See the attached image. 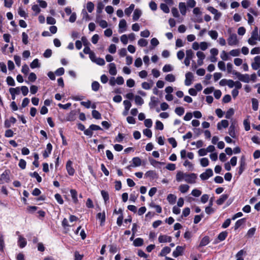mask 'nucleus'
<instances>
[{
  "mask_svg": "<svg viewBox=\"0 0 260 260\" xmlns=\"http://www.w3.org/2000/svg\"><path fill=\"white\" fill-rule=\"evenodd\" d=\"M165 79L169 82H174L175 81V77L173 74H168L166 76Z\"/></svg>",
  "mask_w": 260,
  "mask_h": 260,
  "instance_id": "obj_58",
  "label": "nucleus"
},
{
  "mask_svg": "<svg viewBox=\"0 0 260 260\" xmlns=\"http://www.w3.org/2000/svg\"><path fill=\"white\" fill-rule=\"evenodd\" d=\"M101 195H102L105 203L109 200V193L107 191L102 190L101 191Z\"/></svg>",
  "mask_w": 260,
  "mask_h": 260,
  "instance_id": "obj_44",
  "label": "nucleus"
},
{
  "mask_svg": "<svg viewBox=\"0 0 260 260\" xmlns=\"http://www.w3.org/2000/svg\"><path fill=\"white\" fill-rule=\"evenodd\" d=\"M158 100L157 98L152 96L151 97L150 102L149 103V107L151 109H153L155 107H156L158 103Z\"/></svg>",
  "mask_w": 260,
  "mask_h": 260,
  "instance_id": "obj_16",
  "label": "nucleus"
},
{
  "mask_svg": "<svg viewBox=\"0 0 260 260\" xmlns=\"http://www.w3.org/2000/svg\"><path fill=\"white\" fill-rule=\"evenodd\" d=\"M184 109L182 107H178L176 108L175 112L179 116H182L184 113Z\"/></svg>",
  "mask_w": 260,
  "mask_h": 260,
  "instance_id": "obj_42",
  "label": "nucleus"
},
{
  "mask_svg": "<svg viewBox=\"0 0 260 260\" xmlns=\"http://www.w3.org/2000/svg\"><path fill=\"white\" fill-rule=\"evenodd\" d=\"M52 149V146L51 143L47 144L46 149L43 152V156L44 158H47L49 156V154L51 153Z\"/></svg>",
  "mask_w": 260,
  "mask_h": 260,
  "instance_id": "obj_13",
  "label": "nucleus"
},
{
  "mask_svg": "<svg viewBox=\"0 0 260 260\" xmlns=\"http://www.w3.org/2000/svg\"><path fill=\"white\" fill-rule=\"evenodd\" d=\"M92 116L93 118H95V119H100L102 118L101 113L98 111L95 110H93L92 111Z\"/></svg>",
  "mask_w": 260,
  "mask_h": 260,
  "instance_id": "obj_39",
  "label": "nucleus"
},
{
  "mask_svg": "<svg viewBox=\"0 0 260 260\" xmlns=\"http://www.w3.org/2000/svg\"><path fill=\"white\" fill-rule=\"evenodd\" d=\"M210 238L208 236H204L200 241L198 247H201L208 245L210 242Z\"/></svg>",
  "mask_w": 260,
  "mask_h": 260,
  "instance_id": "obj_15",
  "label": "nucleus"
},
{
  "mask_svg": "<svg viewBox=\"0 0 260 260\" xmlns=\"http://www.w3.org/2000/svg\"><path fill=\"white\" fill-rule=\"evenodd\" d=\"M94 5L92 2H88L87 3L86 8H87L88 11L89 13H91L93 11V10L94 9Z\"/></svg>",
  "mask_w": 260,
  "mask_h": 260,
  "instance_id": "obj_49",
  "label": "nucleus"
},
{
  "mask_svg": "<svg viewBox=\"0 0 260 260\" xmlns=\"http://www.w3.org/2000/svg\"><path fill=\"white\" fill-rule=\"evenodd\" d=\"M233 74L236 76L238 79L243 82L248 83L250 81L249 75L248 74H241L240 73L234 70Z\"/></svg>",
  "mask_w": 260,
  "mask_h": 260,
  "instance_id": "obj_1",
  "label": "nucleus"
},
{
  "mask_svg": "<svg viewBox=\"0 0 260 260\" xmlns=\"http://www.w3.org/2000/svg\"><path fill=\"white\" fill-rule=\"evenodd\" d=\"M201 191L197 189H193L191 193V194L195 197H199L201 194Z\"/></svg>",
  "mask_w": 260,
  "mask_h": 260,
  "instance_id": "obj_63",
  "label": "nucleus"
},
{
  "mask_svg": "<svg viewBox=\"0 0 260 260\" xmlns=\"http://www.w3.org/2000/svg\"><path fill=\"white\" fill-rule=\"evenodd\" d=\"M251 37L252 39L259 41L258 29L257 26H255L252 30Z\"/></svg>",
  "mask_w": 260,
  "mask_h": 260,
  "instance_id": "obj_28",
  "label": "nucleus"
},
{
  "mask_svg": "<svg viewBox=\"0 0 260 260\" xmlns=\"http://www.w3.org/2000/svg\"><path fill=\"white\" fill-rule=\"evenodd\" d=\"M254 61L251 63V67L254 70L260 68V56H256L254 58Z\"/></svg>",
  "mask_w": 260,
  "mask_h": 260,
  "instance_id": "obj_11",
  "label": "nucleus"
},
{
  "mask_svg": "<svg viewBox=\"0 0 260 260\" xmlns=\"http://www.w3.org/2000/svg\"><path fill=\"white\" fill-rule=\"evenodd\" d=\"M26 244L27 242L26 239L22 236H19L18 241V245L19 246V247L21 248H23L26 245Z\"/></svg>",
  "mask_w": 260,
  "mask_h": 260,
  "instance_id": "obj_19",
  "label": "nucleus"
},
{
  "mask_svg": "<svg viewBox=\"0 0 260 260\" xmlns=\"http://www.w3.org/2000/svg\"><path fill=\"white\" fill-rule=\"evenodd\" d=\"M197 178V175L194 173H191L189 174H185V181L188 183H194L195 180Z\"/></svg>",
  "mask_w": 260,
  "mask_h": 260,
  "instance_id": "obj_5",
  "label": "nucleus"
},
{
  "mask_svg": "<svg viewBox=\"0 0 260 260\" xmlns=\"http://www.w3.org/2000/svg\"><path fill=\"white\" fill-rule=\"evenodd\" d=\"M133 167H139L141 165V160L139 157H134L132 159Z\"/></svg>",
  "mask_w": 260,
  "mask_h": 260,
  "instance_id": "obj_31",
  "label": "nucleus"
},
{
  "mask_svg": "<svg viewBox=\"0 0 260 260\" xmlns=\"http://www.w3.org/2000/svg\"><path fill=\"white\" fill-rule=\"evenodd\" d=\"M228 235V233L226 231L221 232L218 235L217 239H215L214 243H218L219 242H221L224 240L227 237Z\"/></svg>",
  "mask_w": 260,
  "mask_h": 260,
  "instance_id": "obj_9",
  "label": "nucleus"
},
{
  "mask_svg": "<svg viewBox=\"0 0 260 260\" xmlns=\"http://www.w3.org/2000/svg\"><path fill=\"white\" fill-rule=\"evenodd\" d=\"M252 109L254 111H257L258 108V100L255 98H252Z\"/></svg>",
  "mask_w": 260,
  "mask_h": 260,
  "instance_id": "obj_32",
  "label": "nucleus"
},
{
  "mask_svg": "<svg viewBox=\"0 0 260 260\" xmlns=\"http://www.w3.org/2000/svg\"><path fill=\"white\" fill-rule=\"evenodd\" d=\"M144 243V240L141 238H137L134 240L133 242V245L136 247H139L143 245Z\"/></svg>",
  "mask_w": 260,
  "mask_h": 260,
  "instance_id": "obj_29",
  "label": "nucleus"
},
{
  "mask_svg": "<svg viewBox=\"0 0 260 260\" xmlns=\"http://www.w3.org/2000/svg\"><path fill=\"white\" fill-rule=\"evenodd\" d=\"M70 193H71L73 202L75 204H77L78 202V198H77V196H78L77 191L75 189H72L70 190Z\"/></svg>",
  "mask_w": 260,
  "mask_h": 260,
  "instance_id": "obj_25",
  "label": "nucleus"
},
{
  "mask_svg": "<svg viewBox=\"0 0 260 260\" xmlns=\"http://www.w3.org/2000/svg\"><path fill=\"white\" fill-rule=\"evenodd\" d=\"M169 143L172 145L173 148H175L177 146V143L175 138L172 137L168 139Z\"/></svg>",
  "mask_w": 260,
  "mask_h": 260,
  "instance_id": "obj_57",
  "label": "nucleus"
},
{
  "mask_svg": "<svg viewBox=\"0 0 260 260\" xmlns=\"http://www.w3.org/2000/svg\"><path fill=\"white\" fill-rule=\"evenodd\" d=\"M208 34L213 40H216L218 37V32L216 30H210L209 31Z\"/></svg>",
  "mask_w": 260,
  "mask_h": 260,
  "instance_id": "obj_46",
  "label": "nucleus"
},
{
  "mask_svg": "<svg viewBox=\"0 0 260 260\" xmlns=\"http://www.w3.org/2000/svg\"><path fill=\"white\" fill-rule=\"evenodd\" d=\"M143 134L149 138H151L152 137V132L149 128L144 129L143 130Z\"/></svg>",
  "mask_w": 260,
  "mask_h": 260,
  "instance_id": "obj_62",
  "label": "nucleus"
},
{
  "mask_svg": "<svg viewBox=\"0 0 260 260\" xmlns=\"http://www.w3.org/2000/svg\"><path fill=\"white\" fill-rule=\"evenodd\" d=\"M246 164L245 161V158L244 156H242L240 159V166L239 168L238 173L239 175L242 174L245 169Z\"/></svg>",
  "mask_w": 260,
  "mask_h": 260,
  "instance_id": "obj_7",
  "label": "nucleus"
},
{
  "mask_svg": "<svg viewBox=\"0 0 260 260\" xmlns=\"http://www.w3.org/2000/svg\"><path fill=\"white\" fill-rule=\"evenodd\" d=\"M234 110L233 108H230L225 113V117L226 119H230L231 117L234 115Z\"/></svg>",
  "mask_w": 260,
  "mask_h": 260,
  "instance_id": "obj_45",
  "label": "nucleus"
},
{
  "mask_svg": "<svg viewBox=\"0 0 260 260\" xmlns=\"http://www.w3.org/2000/svg\"><path fill=\"white\" fill-rule=\"evenodd\" d=\"M158 241L159 243L171 242L172 237L167 235H160L158 237Z\"/></svg>",
  "mask_w": 260,
  "mask_h": 260,
  "instance_id": "obj_12",
  "label": "nucleus"
},
{
  "mask_svg": "<svg viewBox=\"0 0 260 260\" xmlns=\"http://www.w3.org/2000/svg\"><path fill=\"white\" fill-rule=\"evenodd\" d=\"M29 81L34 82L37 79V76L34 73H30L28 77Z\"/></svg>",
  "mask_w": 260,
  "mask_h": 260,
  "instance_id": "obj_61",
  "label": "nucleus"
},
{
  "mask_svg": "<svg viewBox=\"0 0 260 260\" xmlns=\"http://www.w3.org/2000/svg\"><path fill=\"white\" fill-rule=\"evenodd\" d=\"M189 186L187 184H182L179 186V190L182 193H185L189 189Z\"/></svg>",
  "mask_w": 260,
  "mask_h": 260,
  "instance_id": "obj_43",
  "label": "nucleus"
},
{
  "mask_svg": "<svg viewBox=\"0 0 260 260\" xmlns=\"http://www.w3.org/2000/svg\"><path fill=\"white\" fill-rule=\"evenodd\" d=\"M29 175L31 177H34L37 179V181L40 183L42 181V178L39 175V174L37 172H34V173H29Z\"/></svg>",
  "mask_w": 260,
  "mask_h": 260,
  "instance_id": "obj_35",
  "label": "nucleus"
},
{
  "mask_svg": "<svg viewBox=\"0 0 260 260\" xmlns=\"http://www.w3.org/2000/svg\"><path fill=\"white\" fill-rule=\"evenodd\" d=\"M179 9L180 10L181 14L185 16L186 13V6L185 3L180 2L179 4Z\"/></svg>",
  "mask_w": 260,
  "mask_h": 260,
  "instance_id": "obj_22",
  "label": "nucleus"
},
{
  "mask_svg": "<svg viewBox=\"0 0 260 260\" xmlns=\"http://www.w3.org/2000/svg\"><path fill=\"white\" fill-rule=\"evenodd\" d=\"M160 9L166 13H169L170 12V9L169 7L166 4H161L160 5Z\"/></svg>",
  "mask_w": 260,
  "mask_h": 260,
  "instance_id": "obj_48",
  "label": "nucleus"
},
{
  "mask_svg": "<svg viewBox=\"0 0 260 260\" xmlns=\"http://www.w3.org/2000/svg\"><path fill=\"white\" fill-rule=\"evenodd\" d=\"M135 101L136 104L139 106H142L144 104L143 99L139 95L135 96Z\"/></svg>",
  "mask_w": 260,
  "mask_h": 260,
  "instance_id": "obj_36",
  "label": "nucleus"
},
{
  "mask_svg": "<svg viewBox=\"0 0 260 260\" xmlns=\"http://www.w3.org/2000/svg\"><path fill=\"white\" fill-rule=\"evenodd\" d=\"M256 229L255 228H250L247 232L246 236L249 237H252L255 234Z\"/></svg>",
  "mask_w": 260,
  "mask_h": 260,
  "instance_id": "obj_52",
  "label": "nucleus"
},
{
  "mask_svg": "<svg viewBox=\"0 0 260 260\" xmlns=\"http://www.w3.org/2000/svg\"><path fill=\"white\" fill-rule=\"evenodd\" d=\"M229 124V121L227 120H222L220 123H218L217 127L218 130H220L222 127L223 128H226L228 127Z\"/></svg>",
  "mask_w": 260,
  "mask_h": 260,
  "instance_id": "obj_21",
  "label": "nucleus"
},
{
  "mask_svg": "<svg viewBox=\"0 0 260 260\" xmlns=\"http://www.w3.org/2000/svg\"><path fill=\"white\" fill-rule=\"evenodd\" d=\"M204 217V214L202 213L200 215H195L193 222L194 224L198 223L201 220V219Z\"/></svg>",
  "mask_w": 260,
  "mask_h": 260,
  "instance_id": "obj_50",
  "label": "nucleus"
},
{
  "mask_svg": "<svg viewBox=\"0 0 260 260\" xmlns=\"http://www.w3.org/2000/svg\"><path fill=\"white\" fill-rule=\"evenodd\" d=\"M193 56H194V53L192 50L189 49V50H187L186 51V58L191 60L193 58Z\"/></svg>",
  "mask_w": 260,
  "mask_h": 260,
  "instance_id": "obj_53",
  "label": "nucleus"
},
{
  "mask_svg": "<svg viewBox=\"0 0 260 260\" xmlns=\"http://www.w3.org/2000/svg\"><path fill=\"white\" fill-rule=\"evenodd\" d=\"M109 74L111 75L114 76L117 74V70L116 68V65L114 63H110L109 64Z\"/></svg>",
  "mask_w": 260,
  "mask_h": 260,
  "instance_id": "obj_18",
  "label": "nucleus"
},
{
  "mask_svg": "<svg viewBox=\"0 0 260 260\" xmlns=\"http://www.w3.org/2000/svg\"><path fill=\"white\" fill-rule=\"evenodd\" d=\"M146 177H149L151 179H157L158 175L155 171L150 170L147 171L145 174Z\"/></svg>",
  "mask_w": 260,
  "mask_h": 260,
  "instance_id": "obj_14",
  "label": "nucleus"
},
{
  "mask_svg": "<svg viewBox=\"0 0 260 260\" xmlns=\"http://www.w3.org/2000/svg\"><path fill=\"white\" fill-rule=\"evenodd\" d=\"M76 111L75 110L71 111L67 116V120L69 121H73L75 119Z\"/></svg>",
  "mask_w": 260,
  "mask_h": 260,
  "instance_id": "obj_27",
  "label": "nucleus"
},
{
  "mask_svg": "<svg viewBox=\"0 0 260 260\" xmlns=\"http://www.w3.org/2000/svg\"><path fill=\"white\" fill-rule=\"evenodd\" d=\"M142 15V11L138 9H136L135 10L134 12V14H133V19L134 21H137L138 20L139 18L140 17V16H141Z\"/></svg>",
  "mask_w": 260,
  "mask_h": 260,
  "instance_id": "obj_23",
  "label": "nucleus"
},
{
  "mask_svg": "<svg viewBox=\"0 0 260 260\" xmlns=\"http://www.w3.org/2000/svg\"><path fill=\"white\" fill-rule=\"evenodd\" d=\"M13 93L15 94H19L20 93V88L19 87H17L16 88H9V92Z\"/></svg>",
  "mask_w": 260,
  "mask_h": 260,
  "instance_id": "obj_51",
  "label": "nucleus"
},
{
  "mask_svg": "<svg viewBox=\"0 0 260 260\" xmlns=\"http://www.w3.org/2000/svg\"><path fill=\"white\" fill-rule=\"evenodd\" d=\"M6 82L7 84L9 86H14L15 85V81L14 79L11 76H8L7 77Z\"/></svg>",
  "mask_w": 260,
  "mask_h": 260,
  "instance_id": "obj_41",
  "label": "nucleus"
},
{
  "mask_svg": "<svg viewBox=\"0 0 260 260\" xmlns=\"http://www.w3.org/2000/svg\"><path fill=\"white\" fill-rule=\"evenodd\" d=\"M213 175V171L211 169H208L206 171L202 173L200 177L202 180H207L209 177Z\"/></svg>",
  "mask_w": 260,
  "mask_h": 260,
  "instance_id": "obj_4",
  "label": "nucleus"
},
{
  "mask_svg": "<svg viewBox=\"0 0 260 260\" xmlns=\"http://www.w3.org/2000/svg\"><path fill=\"white\" fill-rule=\"evenodd\" d=\"M229 134L230 136L233 138H236L235 133V123L233 122H232L229 129Z\"/></svg>",
  "mask_w": 260,
  "mask_h": 260,
  "instance_id": "obj_17",
  "label": "nucleus"
},
{
  "mask_svg": "<svg viewBox=\"0 0 260 260\" xmlns=\"http://www.w3.org/2000/svg\"><path fill=\"white\" fill-rule=\"evenodd\" d=\"M104 5L102 2H99L97 6L96 12L98 14H100L102 12L103 9H104Z\"/></svg>",
  "mask_w": 260,
  "mask_h": 260,
  "instance_id": "obj_54",
  "label": "nucleus"
},
{
  "mask_svg": "<svg viewBox=\"0 0 260 260\" xmlns=\"http://www.w3.org/2000/svg\"><path fill=\"white\" fill-rule=\"evenodd\" d=\"M155 129L161 131L162 130L164 129L163 123L161 121L157 120L155 122Z\"/></svg>",
  "mask_w": 260,
  "mask_h": 260,
  "instance_id": "obj_56",
  "label": "nucleus"
},
{
  "mask_svg": "<svg viewBox=\"0 0 260 260\" xmlns=\"http://www.w3.org/2000/svg\"><path fill=\"white\" fill-rule=\"evenodd\" d=\"M201 165L203 167H206L209 165V160L206 157H204L200 160Z\"/></svg>",
  "mask_w": 260,
  "mask_h": 260,
  "instance_id": "obj_47",
  "label": "nucleus"
},
{
  "mask_svg": "<svg viewBox=\"0 0 260 260\" xmlns=\"http://www.w3.org/2000/svg\"><path fill=\"white\" fill-rule=\"evenodd\" d=\"M243 124L246 131H248L250 129V121L248 119H244Z\"/></svg>",
  "mask_w": 260,
  "mask_h": 260,
  "instance_id": "obj_55",
  "label": "nucleus"
},
{
  "mask_svg": "<svg viewBox=\"0 0 260 260\" xmlns=\"http://www.w3.org/2000/svg\"><path fill=\"white\" fill-rule=\"evenodd\" d=\"M108 51L110 53L114 54L116 51V47L115 44H111L108 48Z\"/></svg>",
  "mask_w": 260,
  "mask_h": 260,
  "instance_id": "obj_64",
  "label": "nucleus"
},
{
  "mask_svg": "<svg viewBox=\"0 0 260 260\" xmlns=\"http://www.w3.org/2000/svg\"><path fill=\"white\" fill-rule=\"evenodd\" d=\"M246 222V218H243L238 220L234 226V230H237L239 229L243 224Z\"/></svg>",
  "mask_w": 260,
  "mask_h": 260,
  "instance_id": "obj_26",
  "label": "nucleus"
},
{
  "mask_svg": "<svg viewBox=\"0 0 260 260\" xmlns=\"http://www.w3.org/2000/svg\"><path fill=\"white\" fill-rule=\"evenodd\" d=\"M229 195L227 194H223L220 196V198L216 201V204L221 205L228 199Z\"/></svg>",
  "mask_w": 260,
  "mask_h": 260,
  "instance_id": "obj_20",
  "label": "nucleus"
},
{
  "mask_svg": "<svg viewBox=\"0 0 260 260\" xmlns=\"http://www.w3.org/2000/svg\"><path fill=\"white\" fill-rule=\"evenodd\" d=\"M100 86L101 85L98 81H93L91 84V88L94 91H98Z\"/></svg>",
  "mask_w": 260,
  "mask_h": 260,
  "instance_id": "obj_33",
  "label": "nucleus"
},
{
  "mask_svg": "<svg viewBox=\"0 0 260 260\" xmlns=\"http://www.w3.org/2000/svg\"><path fill=\"white\" fill-rule=\"evenodd\" d=\"M193 74L192 73L188 72L185 74V85L186 86H189L192 83V81L193 79Z\"/></svg>",
  "mask_w": 260,
  "mask_h": 260,
  "instance_id": "obj_8",
  "label": "nucleus"
},
{
  "mask_svg": "<svg viewBox=\"0 0 260 260\" xmlns=\"http://www.w3.org/2000/svg\"><path fill=\"white\" fill-rule=\"evenodd\" d=\"M55 199L59 204L63 203V200L62 199L61 195L59 193H56L54 196Z\"/></svg>",
  "mask_w": 260,
  "mask_h": 260,
  "instance_id": "obj_59",
  "label": "nucleus"
},
{
  "mask_svg": "<svg viewBox=\"0 0 260 260\" xmlns=\"http://www.w3.org/2000/svg\"><path fill=\"white\" fill-rule=\"evenodd\" d=\"M167 200L168 202L171 204H174L176 200V197L173 194H169L167 197Z\"/></svg>",
  "mask_w": 260,
  "mask_h": 260,
  "instance_id": "obj_40",
  "label": "nucleus"
},
{
  "mask_svg": "<svg viewBox=\"0 0 260 260\" xmlns=\"http://www.w3.org/2000/svg\"><path fill=\"white\" fill-rule=\"evenodd\" d=\"M30 67L31 69L40 67V64L39 62L38 59H35L30 64Z\"/></svg>",
  "mask_w": 260,
  "mask_h": 260,
  "instance_id": "obj_38",
  "label": "nucleus"
},
{
  "mask_svg": "<svg viewBox=\"0 0 260 260\" xmlns=\"http://www.w3.org/2000/svg\"><path fill=\"white\" fill-rule=\"evenodd\" d=\"M171 249L169 247L166 246L161 249L159 255L161 256H165L166 254L169 253L171 252Z\"/></svg>",
  "mask_w": 260,
  "mask_h": 260,
  "instance_id": "obj_30",
  "label": "nucleus"
},
{
  "mask_svg": "<svg viewBox=\"0 0 260 260\" xmlns=\"http://www.w3.org/2000/svg\"><path fill=\"white\" fill-rule=\"evenodd\" d=\"M185 174L186 173H183L181 171L178 172L176 174V180L179 182L181 181L183 179H185Z\"/></svg>",
  "mask_w": 260,
  "mask_h": 260,
  "instance_id": "obj_34",
  "label": "nucleus"
},
{
  "mask_svg": "<svg viewBox=\"0 0 260 260\" xmlns=\"http://www.w3.org/2000/svg\"><path fill=\"white\" fill-rule=\"evenodd\" d=\"M97 218L101 220V223L100 225L101 226H103L105 222L106 219V215L105 212H103V213H99L97 214L96 215Z\"/></svg>",
  "mask_w": 260,
  "mask_h": 260,
  "instance_id": "obj_24",
  "label": "nucleus"
},
{
  "mask_svg": "<svg viewBox=\"0 0 260 260\" xmlns=\"http://www.w3.org/2000/svg\"><path fill=\"white\" fill-rule=\"evenodd\" d=\"M134 8L135 5L133 4H131L128 8H127L125 9V14L126 15L129 16L132 13V11L134 10Z\"/></svg>",
  "mask_w": 260,
  "mask_h": 260,
  "instance_id": "obj_37",
  "label": "nucleus"
},
{
  "mask_svg": "<svg viewBox=\"0 0 260 260\" xmlns=\"http://www.w3.org/2000/svg\"><path fill=\"white\" fill-rule=\"evenodd\" d=\"M138 45L141 47H145L147 46L148 42L144 39H140L138 42Z\"/></svg>",
  "mask_w": 260,
  "mask_h": 260,
  "instance_id": "obj_60",
  "label": "nucleus"
},
{
  "mask_svg": "<svg viewBox=\"0 0 260 260\" xmlns=\"http://www.w3.org/2000/svg\"><path fill=\"white\" fill-rule=\"evenodd\" d=\"M10 171L6 170L0 176V184H3L5 182L8 183L10 181L9 174Z\"/></svg>",
  "mask_w": 260,
  "mask_h": 260,
  "instance_id": "obj_2",
  "label": "nucleus"
},
{
  "mask_svg": "<svg viewBox=\"0 0 260 260\" xmlns=\"http://www.w3.org/2000/svg\"><path fill=\"white\" fill-rule=\"evenodd\" d=\"M185 248L183 246H177L176 249L173 252L172 255L174 257H177L180 255H182L183 253Z\"/></svg>",
  "mask_w": 260,
  "mask_h": 260,
  "instance_id": "obj_6",
  "label": "nucleus"
},
{
  "mask_svg": "<svg viewBox=\"0 0 260 260\" xmlns=\"http://www.w3.org/2000/svg\"><path fill=\"white\" fill-rule=\"evenodd\" d=\"M227 41L228 44L230 46H235L237 45L238 43L237 35L234 33L230 34Z\"/></svg>",
  "mask_w": 260,
  "mask_h": 260,
  "instance_id": "obj_3",
  "label": "nucleus"
},
{
  "mask_svg": "<svg viewBox=\"0 0 260 260\" xmlns=\"http://www.w3.org/2000/svg\"><path fill=\"white\" fill-rule=\"evenodd\" d=\"M72 161L69 160L66 164V169L69 175L73 176L75 173V170L72 167Z\"/></svg>",
  "mask_w": 260,
  "mask_h": 260,
  "instance_id": "obj_10",
  "label": "nucleus"
}]
</instances>
